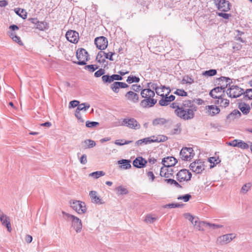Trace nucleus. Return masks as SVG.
I'll return each instance as SVG.
<instances>
[{"instance_id": "4be33fe9", "label": "nucleus", "mask_w": 252, "mask_h": 252, "mask_svg": "<svg viewBox=\"0 0 252 252\" xmlns=\"http://www.w3.org/2000/svg\"><path fill=\"white\" fill-rule=\"evenodd\" d=\"M147 161L142 157L136 158L133 162V165L134 167L140 168L145 166Z\"/></svg>"}, {"instance_id": "a19ab883", "label": "nucleus", "mask_w": 252, "mask_h": 252, "mask_svg": "<svg viewBox=\"0 0 252 252\" xmlns=\"http://www.w3.org/2000/svg\"><path fill=\"white\" fill-rule=\"evenodd\" d=\"M104 175L105 173L103 171H97L91 173L90 176L94 177L95 179H97L101 176H104Z\"/></svg>"}, {"instance_id": "a211bd4d", "label": "nucleus", "mask_w": 252, "mask_h": 252, "mask_svg": "<svg viewBox=\"0 0 252 252\" xmlns=\"http://www.w3.org/2000/svg\"><path fill=\"white\" fill-rule=\"evenodd\" d=\"M180 107L182 108L191 109L193 111L197 110V107L194 105V102L191 100H185L183 101L182 103L180 102Z\"/></svg>"}, {"instance_id": "f03ea898", "label": "nucleus", "mask_w": 252, "mask_h": 252, "mask_svg": "<svg viewBox=\"0 0 252 252\" xmlns=\"http://www.w3.org/2000/svg\"><path fill=\"white\" fill-rule=\"evenodd\" d=\"M68 220L71 222V227L75 230L77 233H79L81 231L82 228V221L78 217L74 215L66 213L64 212H62Z\"/></svg>"}, {"instance_id": "5701e85b", "label": "nucleus", "mask_w": 252, "mask_h": 252, "mask_svg": "<svg viewBox=\"0 0 252 252\" xmlns=\"http://www.w3.org/2000/svg\"><path fill=\"white\" fill-rule=\"evenodd\" d=\"M148 86L150 88H151L153 90H155L156 94L158 95H162V91L161 89H165V86L163 85H158L157 83H150L148 84Z\"/></svg>"}, {"instance_id": "e2e57ef3", "label": "nucleus", "mask_w": 252, "mask_h": 252, "mask_svg": "<svg viewBox=\"0 0 252 252\" xmlns=\"http://www.w3.org/2000/svg\"><path fill=\"white\" fill-rule=\"evenodd\" d=\"M206 226H208L210 227H211L214 229L221 228L222 227V225H219V224H216L210 223H206Z\"/></svg>"}, {"instance_id": "603ef678", "label": "nucleus", "mask_w": 252, "mask_h": 252, "mask_svg": "<svg viewBox=\"0 0 252 252\" xmlns=\"http://www.w3.org/2000/svg\"><path fill=\"white\" fill-rule=\"evenodd\" d=\"M157 220V218L155 217H153L151 215H147L146 216L145 221L149 223H153L156 220Z\"/></svg>"}, {"instance_id": "9b49d317", "label": "nucleus", "mask_w": 252, "mask_h": 252, "mask_svg": "<svg viewBox=\"0 0 252 252\" xmlns=\"http://www.w3.org/2000/svg\"><path fill=\"white\" fill-rule=\"evenodd\" d=\"M189 168L193 172L201 173L204 170L203 162L201 160H196L190 163Z\"/></svg>"}, {"instance_id": "8fccbe9b", "label": "nucleus", "mask_w": 252, "mask_h": 252, "mask_svg": "<svg viewBox=\"0 0 252 252\" xmlns=\"http://www.w3.org/2000/svg\"><path fill=\"white\" fill-rule=\"evenodd\" d=\"M99 123L96 122H90L87 121L86 123V126L88 127L92 128L94 127H96L99 126Z\"/></svg>"}, {"instance_id": "aec40b11", "label": "nucleus", "mask_w": 252, "mask_h": 252, "mask_svg": "<svg viewBox=\"0 0 252 252\" xmlns=\"http://www.w3.org/2000/svg\"><path fill=\"white\" fill-rule=\"evenodd\" d=\"M8 217L3 214L0 209V220L2 225L6 226L9 232H11V228L10 221L8 220Z\"/></svg>"}, {"instance_id": "4468645a", "label": "nucleus", "mask_w": 252, "mask_h": 252, "mask_svg": "<svg viewBox=\"0 0 252 252\" xmlns=\"http://www.w3.org/2000/svg\"><path fill=\"white\" fill-rule=\"evenodd\" d=\"M94 43L96 47L100 50H104L108 46L107 39L104 36L96 37L94 40Z\"/></svg>"}, {"instance_id": "bb28decb", "label": "nucleus", "mask_w": 252, "mask_h": 252, "mask_svg": "<svg viewBox=\"0 0 252 252\" xmlns=\"http://www.w3.org/2000/svg\"><path fill=\"white\" fill-rule=\"evenodd\" d=\"M238 108L244 114H248L250 110V107L249 104L241 102L239 104Z\"/></svg>"}, {"instance_id": "f704fd0d", "label": "nucleus", "mask_w": 252, "mask_h": 252, "mask_svg": "<svg viewBox=\"0 0 252 252\" xmlns=\"http://www.w3.org/2000/svg\"><path fill=\"white\" fill-rule=\"evenodd\" d=\"M90 107V105L88 103H83L80 104H79L77 109V111H86Z\"/></svg>"}, {"instance_id": "c9c22d12", "label": "nucleus", "mask_w": 252, "mask_h": 252, "mask_svg": "<svg viewBox=\"0 0 252 252\" xmlns=\"http://www.w3.org/2000/svg\"><path fill=\"white\" fill-rule=\"evenodd\" d=\"M164 182L171 185H173L176 188H182V186L175 180L172 179H164Z\"/></svg>"}, {"instance_id": "de8ad7c7", "label": "nucleus", "mask_w": 252, "mask_h": 252, "mask_svg": "<svg viewBox=\"0 0 252 252\" xmlns=\"http://www.w3.org/2000/svg\"><path fill=\"white\" fill-rule=\"evenodd\" d=\"M205 225L206 226V222L199 221L195 227L197 230L199 231H203L204 230V227Z\"/></svg>"}, {"instance_id": "f3484780", "label": "nucleus", "mask_w": 252, "mask_h": 252, "mask_svg": "<svg viewBox=\"0 0 252 252\" xmlns=\"http://www.w3.org/2000/svg\"><path fill=\"white\" fill-rule=\"evenodd\" d=\"M177 159L173 157H167L162 160V163L165 168H170L173 166L177 162Z\"/></svg>"}, {"instance_id": "864d4df0", "label": "nucleus", "mask_w": 252, "mask_h": 252, "mask_svg": "<svg viewBox=\"0 0 252 252\" xmlns=\"http://www.w3.org/2000/svg\"><path fill=\"white\" fill-rule=\"evenodd\" d=\"M15 12L23 19H25L27 17L26 12L23 9L21 10L20 9H19L18 10L15 11Z\"/></svg>"}, {"instance_id": "dca6fc26", "label": "nucleus", "mask_w": 252, "mask_h": 252, "mask_svg": "<svg viewBox=\"0 0 252 252\" xmlns=\"http://www.w3.org/2000/svg\"><path fill=\"white\" fill-rule=\"evenodd\" d=\"M241 116L240 112L237 109H235L226 116L225 122L227 124H229L235 120L240 118Z\"/></svg>"}, {"instance_id": "7ed1b4c3", "label": "nucleus", "mask_w": 252, "mask_h": 252, "mask_svg": "<svg viewBox=\"0 0 252 252\" xmlns=\"http://www.w3.org/2000/svg\"><path fill=\"white\" fill-rule=\"evenodd\" d=\"M194 112L191 109L178 108L175 110V113L180 118L186 121L193 119L194 116Z\"/></svg>"}, {"instance_id": "c756f323", "label": "nucleus", "mask_w": 252, "mask_h": 252, "mask_svg": "<svg viewBox=\"0 0 252 252\" xmlns=\"http://www.w3.org/2000/svg\"><path fill=\"white\" fill-rule=\"evenodd\" d=\"M168 121L164 118H157L153 121V125L154 126H161L166 124Z\"/></svg>"}, {"instance_id": "052dcab7", "label": "nucleus", "mask_w": 252, "mask_h": 252, "mask_svg": "<svg viewBox=\"0 0 252 252\" xmlns=\"http://www.w3.org/2000/svg\"><path fill=\"white\" fill-rule=\"evenodd\" d=\"M104 73H105L104 69L100 68L94 73V75L95 77H99L103 75Z\"/></svg>"}, {"instance_id": "e433bc0d", "label": "nucleus", "mask_w": 252, "mask_h": 252, "mask_svg": "<svg viewBox=\"0 0 252 252\" xmlns=\"http://www.w3.org/2000/svg\"><path fill=\"white\" fill-rule=\"evenodd\" d=\"M217 71L216 69H211L208 70L204 71L202 73V75L204 76H213L217 74Z\"/></svg>"}, {"instance_id": "473e14b6", "label": "nucleus", "mask_w": 252, "mask_h": 252, "mask_svg": "<svg viewBox=\"0 0 252 252\" xmlns=\"http://www.w3.org/2000/svg\"><path fill=\"white\" fill-rule=\"evenodd\" d=\"M115 190L118 192L119 195L126 194L128 193V190L122 186L116 188Z\"/></svg>"}, {"instance_id": "774afa93", "label": "nucleus", "mask_w": 252, "mask_h": 252, "mask_svg": "<svg viewBox=\"0 0 252 252\" xmlns=\"http://www.w3.org/2000/svg\"><path fill=\"white\" fill-rule=\"evenodd\" d=\"M12 40L14 41L15 42L18 43L20 45L23 44V43L21 40L20 37L18 36L17 35L14 36V37H13Z\"/></svg>"}, {"instance_id": "6e6d98bb", "label": "nucleus", "mask_w": 252, "mask_h": 252, "mask_svg": "<svg viewBox=\"0 0 252 252\" xmlns=\"http://www.w3.org/2000/svg\"><path fill=\"white\" fill-rule=\"evenodd\" d=\"M180 98L179 99H177L176 101V102H173L170 105V107H172L173 109H178V108H180Z\"/></svg>"}, {"instance_id": "0eeeda50", "label": "nucleus", "mask_w": 252, "mask_h": 252, "mask_svg": "<svg viewBox=\"0 0 252 252\" xmlns=\"http://www.w3.org/2000/svg\"><path fill=\"white\" fill-rule=\"evenodd\" d=\"M121 125L135 130L139 129L141 127L136 120L133 118L124 119L122 122Z\"/></svg>"}, {"instance_id": "58836bf2", "label": "nucleus", "mask_w": 252, "mask_h": 252, "mask_svg": "<svg viewBox=\"0 0 252 252\" xmlns=\"http://www.w3.org/2000/svg\"><path fill=\"white\" fill-rule=\"evenodd\" d=\"M132 141L126 140L125 139L116 140L115 141V144L117 145L122 146L124 145L128 144L132 142Z\"/></svg>"}, {"instance_id": "b1692460", "label": "nucleus", "mask_w": 252, "mask_h": 252, "mask_svg": "<svg viewBox=\"0 0 252 252\" xmlns=\"http://www.w3.org/2000/svg\"><path fill=\"white\" fill-rule=\"evenodd\" d=\"M126 97L133 103H137L139 100L138 95L132 91H129L125 94Z\"/></svg>"}, {"instance_id": "69168bd1", "label": "nucleus", "mask_w": 252, "mask_h": 252, "mask_svg": "<svg viewBox=\"0 0 252 252\" xmlns=\"http://www.w3.org/2000/svg\"><path fill=\"white\" fill-rule=\"evenodd\" d=\"M114 54V53H113V52H109L108 53H105V54L104 55V57L105 59H108L110 61H113L114 60V59H113L112 56Z\"/></svg>"}, {"instance_id": "680f3d73", "label": "nucleus", "mask_w": 252, "mask_h": 252, "mask_svg": "<svg viewBox=\"0 0 252 252\" xmlns=\"http://www.w3.org/2000/svg\"><path fill=\"white\" fill-rule=\"evenodd\" d=\"M79 104V101L78 100H74L71 101L69 102V108H74L76 106L78 107Z\"/></svg>"}, {"instance_id": "c03bdc74", "label": "nucleus", "mask_w": 252, "mask_h": 252, "mask_svg": "<svg viewBox=\"0 0 252 252\" xmlns=\"http://www.w3.org/2000/svg\"><path fill=\"white\" fill-rule=\"evenodd\" d=\"M238 147L243 150H247L249 149V145L248 144L245 142L244 141L239 140Z\"/></svg>"}, {"instance_id": "5fc2aeb1", "label": "nucleus", "mask_w": 252, "mask_h": 252, "mask_svg": "<svg viewBox=\"0 0 252 252\" xmlns=\"http://www.w3.org/2000/svg\"><path fill=\"white\" fill-rule=\"evenodd\" d=\"M251 188V184L248 183L245 184L241 189V191L243 193H246Z\"/></svg>"}, {"instance_id": "2eb2a0df", "label": "nucleus", "mask_w": 252, "mask_h": 252, "mask_svg": "<svg viewBox=\"0 0 252 252\" xmlns=\"http://www.w3.org/2000/svg\"><path fill=\"white\" fill-rule=\"evenodd\" d=\"M65 36L66 39L71 43H76L78 41L79 33L75 31L70 30L67 31Z\"/></svg>"}, {"instance_id": "37998d69", "label": "nucleus", "mask_w": 252, "mask_h": 252, "mask_svg": "<svg viewBox=\"0 0 252 252\" xmlns=\"http://www.w3.org/2000/svg\"><path fill=\"white\" fill-rule=\"evenodd\" d=\"M98 68V66L97 65L90 64L86 65L84 67V68L86 70H88L91 72H94L95 70H96Z\"/></svg>"}, {"instance_id": "a878e982", "label": "nucleus", "mask_w": 252, "mask_h": 252, "mask_svg": "<svg viewBox=\"0 0 252 252\" xmlns=\"http://www.w3.org/2000/svg\"><path fill=\"white\" fill-rule=\"evenodd\" d=\"M130 161L128 159H122L118 161L119 164H121L119 167L124 169H128L131 167Z\"/></svg>"}, {"instance_id": "72a5a7b5", "label": "nucleus", "mask_w": 252, "mask_h": 252, "mask_svg": "<svg viewBox=\"0 0 252 252\" xmlns=\"http://www.w3.org/2000/svg\"><path fill=\"white\" fill-rule=\"evenodd\" d=\"M152 141V139L150 137H146L142 139H140L137 141L135 143V144L137 146H139L142 145V144H147L148 143H151Z\"/></svg>"}, {"instance_id": "c85d7f7f", "label": "nucleus", "mask_w": 252, "mask_h": 252, "mask_svg": "<svg viewBox=\"0 0 252 252\" xmlns=\"http://www.w3.org/2000/svg\"><path fill=\"white\" fill-rule=\"evenodd\" d=\"M181 124L178 123L174 126V128L171 130L170 133L172 135L179 134L181 133Z\"/></svg>"}, {"instance_id": "13d9d810", "label": "nucleus", "mask_w": 252, "mask_h": 252, "mask_svg": "<svg viewBox=\"0 0 252 252\" xmlns=\"http://www.w3.org/2000/svg\"><path fill=\"white\" fill-rule=\"evenodd\" d=\"M239 139H234L230 142H227V144L232 147H237L239 144Z\"/></svg>"}, {"instance_id": "412c9836", "label": "nucleus", "mask_w": 252, "mask_h": 252, "mask_svg": "<svg viewBox=\"0 0 252 252\" xmlns=\"http://www.w3.org/2000/svg\"><path fill=\"white\" fill-rule=\"evenodd\" d=\"M128 85L122 82H115L111 85V89L116 93L119 92V89L120 88H126L128 87Z\"/></svg>"}, {"instance_id": "6e6552de", "label": "nucleus", "mask_w": 252, "mask_h": 252, "mask_svg": "<svg viewBox=\"0 0 252 252\" xmlns=\"http://www.w3.org/2000/svg\"><path fill=\"white\" fill-rule=\"evenodd\" d=\"M227 94L231 98L239 97L244 93V90L237 86H231L226 91Z\"/></svg>"}, {"instance_id": "4d7b16f0", "label": "nucleus", "mask_w": 252, "mask_h": 252, "mask_svg": "<svg viewBox=\"0 0 252 252\" xmlns=\"http://www.w3.org/2000/svg\"><path fill=\"white\" fill-rule=\"evenodd\" d=\"M191 196L189 194H186L183 196H180L178 197V199H183L185 202H188Z\"/></svg>"}, {"instance_id": "2f4dec72", "label": "nucleus", "mask_w": 252, "mask_h": 252, "mask_svg": "<svg viewBox=\"0 0 252 252\" xmlns=\"http://www.w3.org/2000/svg\"><path fill=\"white\" fill-rule=\"evenodd\" d=\"M168 94H165V95H163V96H161V99L159 101V104L161 106H166L169 104V103L170 102V101H169V99H168V97L167 96V95Z\"/></svg>"}, {"instance_id": "f8f14e48", "label": "nucleus", "mask_w": 252, "mask_h": 252, "mask_svg": "<svg viewBox=\"0 0 252 252\" xmlns=\"http://www.w3.org/2000/svg\"><path fill=\"white\" fill-rule=\"evenodd\" d=\"M177 179L179 182L189 181L191 173L187 169H182L177 174Z\"/></svg>"}, {"instance_id": "ea45409f", "label": "nucleus", "mask_w": 252, "mask_h": 252, "mask_svg": "<svg viewBox=\"0 0 252 252\" xmlns=\"http://www.w3.org/2000/svg\"><path fill=\"white\" fill-rule=\"evenodd\" d=\"M244 98L246 99H252V89H247L244 92Z\"/></svg>"}, {"instance_id": "0e129e2a", "label": "nucleus", "mask_w": 252, "mask_h": 252, "mask_svg": "<svg viewBox=\"0 0 252 252\" xmlns=\"http://www.w3.org/2000/svg\"><path fill=\"white\" fill-rule=\"evenodd\" d=\"M80 163L82 164H86L87 162V155L83 154L79 159Z\"/></svg>"}, {"instance_id": "cd10ccee", "label": "nucleus", "mask_w": 252, "mask_h": 252, "mask_svg": "<svg viewBox=\"0 0 252 252\" xmlns=\"http://www.w3.org/2000/svg\"><path fill=\"white\" fill-rule=\"evenodd\" d=\"M216 103L220 104V106L224 108L227 107L229 104V100L227 99L223 98L222 95H220L216 102Z\"/></svg>"}, {"instance_id": "423d86ee", "label": "nucleus", "mask_w": 252, "mask_h": 252, "mask_svg": "<svg viewBox=\"0 0 252 252\" xmlns=\"http://www.w3.org/2000/svg\"><path fill=\"white\" fill-rule=\"evenodd\" d=\"M76 57L78 60L76 63L79 65H85L86 62L89 59L88 52L83 48L79 49L77 51Z\"/></svg>"}, {"instance_id": "bf43d9fd", "label": "nucleus", "mask_w": 252, "mask_h": 252, "mask_svg": "<svg viewBox=\"0 0 252 252\" xmlns=\"http://www.w3.org/2000/svg\"><path fill=\"white\" fill-rule=\"evenodd\" d=\"M75 117L77 118V119L80 122L83 123L84 122V119L82 117L80 111H77L76 110L75 113Z\"/></svg>"}, {"instance_id": "3c124183", "label": "nucleus", "mask_w": 252, "mask_h": 252, "mask_svg": "<svg viewBox=\"0 0 252 252\" xmlns=\"http://www.w3.org/2000/svg\"><path fill=\"white\" fill-rule=\"evenodd\" d=\"M174 94L181 96H186L187 95V93L183 89H177Z\"/></svg>"}, {"instance_id": "9d476101", "label": "nucleus", "mask_w": 252, "mask_h": 252, "mask_svg": "<svg viewBox=\"0 0 252 252\" xmlns=\"http://www.w3.org/2000/svg\"><path fill=\"white\" fill-rule=\"evenodd\" d=\"M214 2L219 10L227 12L230 9L231 5L230 3L226 0H214Z\"/></svg>"}, {"instance_id": "393cba45", "label": "nucleus", "mask_w": 252, "mask_h": 252, "mask_svg": "<svg viewBox=\"0 0 252 252\" xmlns=\"http://www.w3.org/2000/svg\"><path fill=\"white\" fill-rule=\"evenodd\" d=\"M83 148L89 149L94 147L96 145L94 141L91 139H87L81 142Z\"/></svg>"}, {"instance_id": "39448f33", "label": "nucleus", "mask_w": 252, "mask_h": 252, "mask_svg": "<svg viewBox=\"0 0 252 252\" xmlns=\"http://www.w3.org/2000/svg\"><path fill=\"white\" fill-rule=\"evenodd\" d=\"M221 81H224L226 82V86H222L220 87H217L213 89H212L211 92H210V95L214 98H218L220 97V95H218L217 94L218 93L221 92L222 91H223V92H224V90L225 89V87H226L228 85V84H229L230 83L231 79L228 77H223L222 76L220 78Z\"/></svg>"}, {"instance_id": "79ce46f5", "label": "nucleus", "mask_w": 252, "mask_h": 252, "mask_svg": "<svg viewBox=\"0 0 252 252\" xmlns=\"http://www.w3.org/2000/svg\"><path fill=\"white\" fill-rule=\"evenodd\" d=\"M166 168L161 167L160 169V175L161 177H164L166 178H168L170 176H172L173 175V173L168 172L167 171H166V172H165L164 174H163V170H166Z\"/></svg>"}, {"instance_id": "a18cd8bd", "label": "nucleus", "mask_w": 252, "mask_h": 252, "mask_svg": "<svg viewBox=\"0 0 252 252\" xmlns=\"http://www.w3.org/2000/svg\"><path fill=\"white\" fill-rule=\"evenodd\" d=\"M140 81V79L139 77L133 76H129L127 77L126 81L128 83H132L133 82L138 83Z\"/></svg>"}, {"instance_id": "1a4fd4ad", "label": "nucleus", "mask_w": 252, "mask_h": 252, "mask_svg": "<svg viewBox=\"0 0 252 252\" xmlns=\"http://www.w3.org/2000/svg\"><path fill=\"white\" fill-rule=\"evenodd\" d=\"M192 148L185 147L182 149L180 153L181 158L184 160H189L194 156Z\"/></svg>"}, {"instance_id": "ddd939ff", "label": "nucleus", "mask_w": 252, "mask_h": 252, "mask_svg": "<svg viewBox=\"0 0 252 252\" xmlns=\"http://www.w3.org/2000/svg\"><path fill=\"white\" fill-rule=\"evenodd\" d=\"M235 237V235L233 233L223 235L218 238L217 243L220 245H225L230 243Z\"/></svg>"}, {"instance_id": "7c9ffc66", "label": "nucleus", "mask_w": 252, "mask_h": 252, "mask_svg": "<svg viewBox=\"0 0 252 252\" xmlns=\"http://www.w3.org/2000/svg\"><path fill=\"white\" fill-rule=\"evenodd\" d=\"M96 194V191L94 190L91 191L89 193L92 202L95 203H97L100 201V199L97 196Z\"/></svg>"}, {"instance_id": "20e7f679", "label": "nucleus", "mask_w": 252, "mask_h": 252, "mask_svg": "<svg viewBox=\"0 0 252 252\" xmlns=\"http://www.w3.org/2000/svg\"><path fill=\"white\" fill-rule=\"evenodd\" d=\"M70 207L79 214H83L87 211V208L85 202L73 200L70 202Z\"/></svg>"}, {"instance_id": "4c0bfd02", "label": "nucleus", "mask_w": 252, "mask_h": 252, "mask_svg": "<svg viewBox=\"0 0 252 252\" xmlns=\"http://www.w3.org/2000/svg\"><path fill=\"white\" fill-rule=\"evenodd\" d=\"M105 54V52L103 51H100L98 52L96 58V60L98 62L101 63H104L105 61L104 59H102V57L104 56Z\"/></svg>"}, {"instance_id": "f257e3e1", "label": "nucleus", "mask_w": 252, "mask_h": 252, "mask_svg": "<svg viewBox=\"0 0 252 252\" xmlns=\"http://www.w3.org/2000/svg\"><path fill=\"white\" fill-rule=\"evenodd\" d=\"M155 93L150 88L145 89L141 92V96L145 98L140 102V106L143 108H148L153 106L156 103L157 100L153 97L155 96Z\"/></svg>"}, {"instance_id": "338daca9", "label": "nucleus", "mask_w": 252, "mask_h": 252, "mask_svg": "<svg viewBox=\"0 0 252 252\" xmlns=\"http://www.w3.org/2000/svg\"><path fill=\"white\" fill-rule=\"evenodd\" d=\"M161 91H162V94L160 95L161 96H163V95H164V94H169L171 92V90H170L169 87H165V89H162Z\"/></svg>"}, {"instance_id": "09e8293b", "label": "nucleus", "mask_w": 252, "mask_h": 252, "mask_svg": "<svg viewBox=\"0 0 252 252\" xmlns=\"http://www.w3.org/2000/svg\"><path fill=\"white\" fill-rule=\"evenodd\" d=\"M193 82H194L193 79L188 76H186L184 77V78H183V80H182V83L183 84L188 83V84H191L193 83Z\"/></svg>"}, {"instance_id": "49530a36", "label": "nucleus", "mask_w": 252, "mask_h": 252, "mask_svg": "<svg viewBox=\"0 0 252 252\" xmlns=\"http://www.w3.org/2000/svg\"><path fill=\"white\" fill-rule=\"evenodd\" d=\"M47 26V23L43 22H39L38 21V23L36 24V28L40 31L44 30Z\"/></svg>"}, {"instance_id": "6ab92c4d", "label": "nucleus", "mask_w": 252, "mask_h": 252, "mask_svg": "<svg viewBox=\"0 0 252 252\" xmlns=\"http://www.w3.org/2000/svg\"><path fill=\"white\" fill-rule=\"evenodd\" d=\"M206 113L211 117L215 116L220 112V109L217 106L211 105L205 107Z\"/></svg>"}]
</instances>
